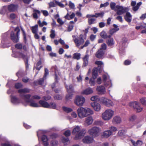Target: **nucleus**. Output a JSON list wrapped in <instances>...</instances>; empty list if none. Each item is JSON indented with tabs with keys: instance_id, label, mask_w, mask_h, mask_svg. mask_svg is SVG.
<instances>
[{
	"instance_id": "f257e3e1",
	"label": "nucleus",
	"mask_w": 146,
	"mask_h": 146,
	"mask_svg": "<svg viewBox=\"0 0 146 146\" xmlns=\"http://www.w3.org/2000/svg\"><path fill=\"white\" fill-rule=\"evenodd\" d=\"M77 112L78 116L80 118H82L93 114V111L90 109L85 108L82 107L79 108L77 110Z\"/></svg>"
},
{
	"instance_id": "f03ea898",
	"label": "nucleus",
	"mask_w": 146,
	"mask_h": 146,
	"mask_svg": "<svg viewBox=\"0 0 146 146\" xmlns=\"http://www.w3.org/2000/svg\"><path fill=\"white\" fill-rule=\"evenodd\" d=\"M86 133L85 129H83L80 130V128L78 126H77L74 129V134L75 135V139H78L81 138Z\"/></svg>"
},
{
	"instance_id": "7ed1b4c3",
	"label": "nucleus",
	"mask_w": 146,
	"mask_h": 146,
	"mask_svg": "<svg viewBox=\"0 0 146 146\" xmlns=\"http://www.w3.org/2000/svg\"><path fill=\"white\" fill-rule=\"evenodd\" d=\"M101 131V129L99 127H94L89 129L88 133L93 137H95L98 136L100 132Z\"/></svg>"
},
{
	"instance_id": "20e7f679",
	"label": "nucleus",
	"mask_w": 146,
	"mask_h": 146,
	"mask_svg": "<svg viewBox=\"0 0 146 146\" xmlns=\"http://www.w3.org/2000/svg\"><path fill=\"white\" fill-rule=\"evenodd\" d=\"M20 32V30L19 27H17L13 31L11 32V38L13 42H17L18 41Z\"/></svg>"
},
{
	"instance_id": "39448f33",
	"label": "nucleus",
	"mask_w": 146,
	"mask_h": 146,
	"mask_svg": "<svg viewBox=\"0 0 146 146\" xmlns=\"http://www.w3.org/2000/svg\"><path fill=\"white\" fill-rule=\"evenodd\" d=\"M114 114V111L110 109L106 110L102 115V117L104 120L108 121L110 119Z\"/></svg>"
},
{
	"instance_id": "423d86ee",
	"label": "nucleus",
	"mask_w": 146,
	"mask_h": 146,
	"mask_svg": "<svg viewBox=\"0 0 146 146\" xmlns=\"http://www.w3.org/2000/svg\"><path fill=\"white\" fill-rule=\"evenodd\" d=\"M103 78L104 85L106 87H108V91L110 92V90L109 89L111 87L112 84L109 76L108 75H103Z\"/></svg>"
},
{
	"instance_id": "0eeeda50",
	"label": "nucleus",
	"mask_w": 146,
	"mask_h": 146,
	"mask_svg": "<svg viewBox=\"0 0 146 146\" xmlns=\"http://www.w3.org/2000/svg\"><path fill=\"white\" fill-rule=\"evenodd\" d=\"M116 11H117L116 14L119 15H122L124 13L128 11L129 10L127 7H123L119 5L116 6Z\"/></svg>"
},
{
	"instance_id": "6e6552de",
	"label": "nucleus",
	"mask_w": 146,
	"mask_h": 146,
	"mask_svg": "<svg viewBox=\"0 0 146 146\" xmlns=\"http://www.w3.org/2000/svg\"><path fill=\"white\" fill-rule=\"evenodd\" d=\"M25 101L27 103H29L30 106L33 107H40V106L38 103L36 102L35 101L32 99L29 100V98L31 97L30 94H27L25 96Z\"/></svg>"
},
{
	"instance_id": "1a4fd4ad",
	"label": "nucleus",
	"mask_w": 146,
	"mask_h": 146,
	"mask_svg": "<svg viewBox=\"0 0 146 146\" xmlns=\"http://www.w3.org/2000/svg\"><path fill=\"white\" fill-rule=\"evenodd\" d=\"M85 101V99L82 96H77L76 97L75 101L77 105L79 106H82Z\"/></svg>"
},
{
	"instance_id": "9d476101",
	"label": "nucleus",
	"mask_w": 146,
	"mask_h": 146,
	"mask_svg": "<svg viewBox=\"0 0 146 146\" xmlns=\"http://www.w3.org/2000/svg\"><path fill=\"white\" fill-rule=\"evenodd\" d=\"M12 56L15 58H23L24 60H26L27 62V58L26 54L23 52H19L13 53L12 54Z\"/></svg>"
},
{
	"instance_id": "9b49d317",
	"label": "nucleus",
	"mask_w": 146,
	"mask_h": 146,
	"mask_svg": "<svg viewBox=\"0 0 146 146\" xmlns=\"http://www.w3.org/2000/svg\"><path fill=\"white\" fill-rule=\"evenodd\" d=\"M129 106L130 107H133L135 109L137 112H140L142 110V108L139 106V104L137 102L130 103Z\"/></svg>"
},
{
	"instance_id": "f8f14e48",
	"label": "nucleus",
	"mask_w": 146,
	"mask_h": 146,
	"mask_svg": "<svg viewBox=\"0 0 146 146\" xmlns=\"http://www.w3.org/2000/svg\"><path fill=\"white\" fill-rule=\"evenodd\" d=\"M68 94L66 96V99L67 100H69L72 99V93L73 92V86L70 85L66 86Z\"/></svg>"
},
{
	"instance_id": "ddd939ff",
	"label": "nucleus",
	"mask_w": 146,
	"mask_h": 146,
	"mask_svg": "<svg viewBox=\"0 0 146 146\" xmlns=\"http://www.w3.org/2000/svg\"><path fill=\"white\" fill-rule=\"evenodd\" d=\"M94 141L93 137L89 135L84 137L82 140V142L84 143L90 144L92 143Z\"/></svg>"
},
{
	"instance_id": "4468645a",
	"label": "nucleus",
	"mask_w": 146,
	"mask_h": 146,
	"mask_svg": "<svg viewBox=\"0 0 146 146\" xmlns=\"http://www.w3.org/2000/svg\"><path fill=\"white\" fill-rule=\"evenodd\" d=\"M11 103L14 105H17L21 103H22L25 105V104H23L21 100L19 99L15 96H11Z\"/></svg>"
},
{
	"instance_id": "2eb2a0df",
	"label": "nucleus",
	"mask_w": 146,
	"mask_h": 146,
	"mask_svg": "<svg viewBox=\"0 0 146 146\" xmlns=\"http://www.w3.org/2000/svg\"><path fill=\"white\" fill-rule=\"evenodd\" d=\"M74 42L76 46L79 47L81 45L83 44L84 40L82 37V36L80 35L79 38H76L74 40Z\"/></svg>"
},
{
	"instance_id": "dca6fc26",
	"label": "nucleus",
	"mask_w": 146,
	"mask_h": 146,
	"mask_svg": "<svg viewBox=\"0 0 146 146\" xmlns=\"http://www.w3.org/2000/svg\"><path fill=\"white\" fill-rule=\"evenodd\" d=\"M113 26L114 28L110 29L109 31V35H108V38H110L114 33L119 30L118 26L116 25L113 24Z\"/></svg>"
},
{
	"instance_id": "f3484780",
	"label": "nucleus",
	"mask_w": 146,
	"mask_h": 146,
	"mask_svg": "<svg viewBox=\"0 0 146 146\" xmlns=\"http://www.w3.org/2000/svg\"><path fill=\"white\" fill-rule=\"evenodd\" d=\"M7 8L8 11L10 12H15L17 10L18 6L17 5L11 4L8 6Z\"/></svg>"
},
{
	"instance_id": "a211bd4d",
	"label": "nucleus",
	"mask_w": 146,
	"mask_h": 146,
	"mask_svg": "<svg viewBox=\"0 0 146 146\" xmlns=\"http://www.w3.org/2000/svg\"><path fill=\"white\" fill-rule=\"evenodd\" d=\"M91 105L95 111H98L100 110L101 106L100 104L96 102H94L92 103Z\"/></svg>"
},
{
	"instance_id": "6ab92c4d",
	"label": "nucleus",
	"mask_w": 146,
	"mask_h": 146,
	"mask_svg": "<svg viewBox=\"0 0 146 146\" xmlns=\"http://www.w3.org/2000/svg\"><path fill=\"white\" fill-rule=\"evenodd\" d=\"M29 92V90L27 88L20 89L18 90V92L20 94V96L21 97L24 98L25 100V96L26 95H24L23 94L28 93Z\"/></svg>"
},
{
	"instance_id": "aec40b11",
	"label": "nucleus",
	"mask_w": 146,
	"mask_h": 146,
	"mask_svg": "<svg viewBox=\"0 0 146 146\" xmlns=\"http://www.w3.org/2000/svg\"><path fill=\"white\" fill-rule=\"evenodd\" d=\"M125 15L124 16V18L125 21L128 23H130L131 21L132 16L130 13L126 12Z\"/></svg>"
},
{
	"instance_id": "412c9836",
	"label": "nucleus",
	"mask_w": 146,
	"mask_h": 146,
	"mask_svg": "<svg viewBox=\"0 0 146 146\" xmlns=\"http://www.w3.org/2000/svg\"><path fill=\"white\" fill-rule=\"evenodd\" d=\"M112 133L110 130H106L102 133V137L104 138L108 137L112 134Z\"/></svg>"
},
{
	"instance_id": "4be33fe9",
	"label": "nucleus",
	"mask_w": 146,
	"mask_h": 146,
	"mask_svg": "<svg viewBox=\"0 0 146 146\" xmlns=\"http://www.w3.org/2000/svg\"><path fill=\"white\" fill-rule=\"evenodd\" d=\"M93 92V91L92 88H88L85 90H83L81 92L82 94L89 95L90 94Z\"/></svg>"
},
{
	"instance_id": "5701e85b",
	"label": "nucleus",
	"mask_w": 146,
	"mask_h": 146,
	"mask_svg": "<svg viewBox=\"0 0 146 146\" xmlns=\"http://www.w3.org/2000/svg\"><path fill=\"white\" fill-rule=\"evenodd\" d=\"M41 140L43 142V145L44 146H48L49 145V143L48 142V139L47 136L45 135H43Z\"/></svg>"
},
{
	"instance_id": "b1692460",
	"label": "nucleus",
	"mask_w": 146,
	"mask_h": 146,
	"mask_svg": "<svg viewBox=\"0 0 146 146\" xmlns=\"http://www.w3.org/2000/svg\"><path fill=\"white\" fill-rule=\"evenodd\" d=\"M7 38L5 37H3L1 41V43L0 45L1 46L4 48L9 46H7Z\"/></svg>"
},
{
	"instance_id": "393cba45",
	"label": "nucleus",
	"mask_w": 146,
	"mask_h": 146,
	"mask_svg": "<svg viewBox=\"0 0 146 146\" xmlns=\"http://www.w3.org/2000/svg\"><path fill=\"white\" fill-rule=\"evenodd\" d=\"M104 52L103 50L99 49L96 52V56L98 58H100L102 57L104 55Z\"/></svg>"
},
{
	"instance_id": "a878e982",
	"label": "nucleus",
	"mask_w": 146,
	"mask_h": 146,
	"mask_svg": "<svg viewBox=\"0 0 146 146\" xmlns=\"http://www.w3.org/2000/svg\"><path fill=\"white\" fill-rule=\"evenodd\" d=\"M39 103L42 107L49 108V104L47 102L41 100L39 101Z\"/></svg>"
},
{
	"instance_id": "bb28decb",
	"label": "nucleus",
	"mask_w": 146,
	"mask_h": 146,
	"mask_svg": "<svg viewBox=\"0 0 146 146\" xmlns=\"http://www.w3.org/2000/svg\"><path fill=\"white\" fill-rule=\"evenodd\" d=\"M93 121L92 117L89 116L87 117L86 119L85 122L88 125L92 124Z\"/></svg>"
},
{
	"instance_id": "cd10ccee",
	"label": "nucleus",
	"mask_w": 146,
	"mask_h": 146,
	"mask_svg": "<svg viewBox=\"0 0 146 146\" xmlns=\"http://www.w3.org/2000/svg\"><path fill=\"white\" fill-rule=\"evenodd\" d=\"M89 58V55L88 54H86L85 55V56L83 58V59L84 63L83 66H85L88 65Z\"/></svg>"
},
{
	"instance_id": "c85d7f7f",
	"label": "nucleus",
	"mask_w": 146,
	"mask_h": 146,
	"mask_svg": "<svg viewBox=\"0 0 146 146\" xmlns=\"http://www.w3.org/2000/svg\"><path fill=\"white\" fill-rule=\"evenodd\" d=\"M96 90L102 94H104L105 92V89L104 86H99L97 87Z\"/></svg>"
},
{
	"instance_id": "c756f323",
	"label": "nucleus",
	"mask_w": 146,
	"mask_h": 146,
	"mask_svg": "<svg viewBox=\"0 0 146 146\" xmlns=\"http://www.w3.org/2000/svg\"><path fill=\"white\" fill-rule=\"evenodd\" d=\"M48 74V70L46 68H45V74L43 78V79H40L38 81V83L40 84H42L43 81V79L45 78V77Z\"/></svg>"
},
{
	"instance_id": "7c9ffc66",
	"label": "nucleus",
	"mask_w": 146,
	"mask_h": 146,
	"mask_svg": "<svg viewBox=\"0 0 146 146\" xmlns=\"http://www.w3.org/2000/svg\"><path fill=\"white\" fill-rule=\"evenodd\" d=\"M121 118L117 116L114 117L113 119V122L115 123H120L121 122Z\"/></svg>"
},
{
	"instance_id": "2f4dec72",
	"label": "nucleus",
	"mask_w": 146,
	"mask_h": 146,
	"mask_svg": "<svg viewBox=\"0 0 146 146\" xmlns=\"http://www.w3.org/2000/svg\"><path fill=\"white\" fill-rule=\"evenodd\" d=\"M107 41V43L108 46H111L114 44V42L113 38H109Z\"/></svg>"
},
{
	"instance_id": "473e14b6",
	"label": "nucleus",
	"mask_w": 146,
	"mask_h": 146,
	"mask_svg": "<svg viewBox=\"0 0 146 146\" xmlns=\"http://www.w3.org/2000/svg\"><path fill=\"white\" fill-rule=\"evenodd\" d=\"M100 35L104 39L108 38V35L104 31H103L100 33Z\"/></svg>"
},
{
	"instance_id": "72a5a7b5",
	"label": "nucleus",
	"mask_w": 146,
	"mask_h": 146,
	"mask_svg": "<svg viewBox=\"0 0 146 146\" xmlns=\"http://www.w3.org/2000/svg\"><path fill=\"white\" fill-rule=\"evenodd\" d=\"M46 131L44 130H39L37 132V135L39 138L40 136L46 133Z\"/></svg>"
},
{
	"instance_id": "f704fd0d",
	"label": "nucleus",
	"mask_w": 146,
	"mask_h": 146,
	"mask_svg": "<svg viewBox=\"0 0 146 146\" xmlns=\"http://www.w3.org/2000/svg\"><path fill=\"white\" fill-rule=\"evenodd\" d=\"M7 7L6 6H4L0 9V13L2 15H4L6 11Z\"/></svg>"
},
{
	"instance_id": "c9c22d12",
	"label": "nucleus",
	"mask_w": 146,
	"mask_h": 146,
	"mask_svg": "<svg viewBox=\"0 0 146 146\" xmlns=\"http://www.w3.org/2000/svg\"><path fill=\"white\" fill-rule=\"evenodd\" d=\"M62 109L64 111L67 113L70 112L72 111V109L66 107H63Z\"/></svg>"
},
{
	"instance_id": "e433bc0d",
	"label": "nucleus",
	"mask_w": 146,
	"mask_h": 146,
	"mask_svg": "<svg viewBox=\"0 0 146 146\" xmlns=\"http://www.w3.org/2000/svg\"><path fill=\"white\" fill-rule=\"evenodd\" d=\"M110 7L111 9L112 10H114L115 11H116V3L115 2H111L110 5Z\"/></svg>"
},
{
	"instance_id": "4c0bfd02",
	"label": "nucleus",
	"mask_w": 146,
	"mask_h": 146,
	"mask_svg": "<svg viewBox=\"0 0 146 146\" xmlns=\"http://www.w3.org/2000/svg\"><path fill=\"white\" fill-rule=\"evenodd\" d=\"M105 105L108 107H110V106H113L114 105V104L111 100L108 99Z\"/></svg>"
},
{
	"instance_id": "58836bf2",
	"label": "nucleus",
	"mask_w": 146,
	"mask_h": 146,
	"mask_svg": "<svg viewBox=\"0 0 146 146\" xmlns=\"http://www.w3.org/2000/svg\"><path fill=\"white\" fill-rule=\"evenodd\" d=\"M40 11L37 10H35L34 11L33 14V16L34 18L35 19L38 18V15L40 14Z\"/></svg>"
},
{
	"instance_id": "ea45409f",
	"label": "nucleus",
	"mask_w": 146,
	"mask_h": 146,
	"mask_svg": "<svg viewBox=\"0 0 146 146\" xmlns=\"http://www.w3.org/2000/svg\"><path fill=\"white\" fill-rule=\"evenodd\" d=\"M92 77L96 78L98 76V72L96 69H94L92 70Z\"/></svg>"
},
{
	"instance_id": "a19ab883",
	"label": "nucleus",
	"mask_w": 146,
	"mask_h": 146,
	"mask_svg": "<svg viewBox=\"0 0 146 146\" xmlns=\"http://www.w3.org/2000/svg\"><path fill=\"white\" fill-rule=\"evenodd\" d=\"M104 14V13L102 11L100 13H96L95 14V17L98 18L100 17L102 18L103 17Z\"/></svg>"
},
{
	"instance_id": "79ce46f5",
	"label": "nucleus",
	"mask_w": 146,
	"mask_h": 146,
	"mask_svg": "<svg viewBox=\"0 0 146 146\" xmlns=\"http://www.w3.org/2000/svg\"><path fill=\"white\" fill-rule=\"evenodd\" d=\"M38 26L37 25H36L32 27L31 30L32 32L33 33H37L38 31Z\"/></svg>"
},
{
	"instance_id": "37998d69",
	"label": "nucleus",
	"mask_w": 146,
	"mask_h": 146,
	"mask_svg": "<svg viewBox=\"0 0 146 146\" xmlns=\"http://www.w3.org/2000/svg\"><path fill=\"white\" fill-rule=\"evenodd\" d=\"M41 64V61H39L37 63L36 66H35L34 68V69L36 68V70H39L41 68V66H40Z\"/></svg>"
},
{
	"instance_id": "c03bdc74",
	"label": "nucleus",
	"mask_w": 146,
	"mask_h": 146,
	"mask_svg": "<svg viewBox=\"0 0 146 146\" xmlns=\"http://www.w3.org/2000/svg\"><path fill=\"white\" fill-rule=\"evenodd\" d=\"M17 15L14 13H11L8 16L9 18L11 20H13L16 17Z\"/></svg>"
},
{
	"instance_id": "a18cd8bd",
	"label": "nucleus",
	"mask_w": 146,
	"mask_h": 146,
	"mask_svg": "<svg viewBox=\"0 0 146 146\" xmlns=\"http://www.w3.org/2000/svg\"><path fill=\"white\" fill-rule=\"evenodd\" d=\"M96 19L94 18L89 19H88V23L89 25H91L95 23Z\"/></svg>"
},
{
	"instance_id": "49530a36",
	"label": "nucleus",
	"mask_w": 146,
	"mask_h": 146,
	"mask_svg": "<svg viewBox=\"0 0 146 146\" xmlns=\"http://www.w3.org/2000/svg\"><path fill=\"white\" fill-rule=\"evenodd\" d=\"M96 78L93 77L91 78L89 80V83L91 86H93L95 84V79Z\"/></svg>"
},
{
	"instance_id": "de8ad7c7",
	"label": "nucleus",
	"mask_w": 146,
	"mask_h": 146,
	"mask_svg": "<svg viewBox=\"0 0 146 146\" xmlns=\"http://www.w3.org/2000/svg\"><path fill=\"white\" fill-rule=\"evenodd\" d=\"M38 24L40 27H42L44 25H47V23L45 21H43L42 23H41L40 20L38 22Z\"/></svg>"
},
{
	"instance_id": "09e8293b",
	"label": "nucleus",
	"mask_w": 146,
	"mask_h": 146,
	"mask_svg": "<svg viewBox=\"0 0 146 146\" xmlns=\"http://www.w3.org/2000/svg\"><path fill=\"white\" fill-rule=\"evenodd\" d=\"M80 53H75L74 54V58L78 60L80 58Z\"/></svg>"
},
{
	"instance_id": "8fccbe9b",
	"label": "nucleus",
	"mask_w": 146,
	"mask_h": 146,
	"mask_svg": "<svg viewBox=\"0 0 146 146\" xmlns=\"http://www.w3.org/2000/svg\"><path fill=\"white\" fill-rule=\"evenodd\" d=\"M56 106L54 103H51L49 104V108L55 109L56 108Z\"/></svg>"
},
{
	"instance_id": "3c124183",
	"label": "nucleus",
	"mask_w": 146,
	"mask_h": 146,
	"mask_svg": "<svg viewBox=\"0 0 146 146\" xmlns=\"http://www.w3.org/2000/svg\"><path fill=\"white\" fill-rule=\"evenodd\" d=\"M125 133V131L123 130L119 131L118 133V135L120 136H123Z\"/></svg>"
},
{
	"instance_id": "603ef678",
	"label": "nucleus",
	"mask_w": 146,
	"mask_h": 146,
	"mask_svg": "<svg viewBox=\"0 0 146 146\" xmlns=\"http://www.w3.org/2000/svg\"><path fill=\"white\" fill-rule=\"evenodd\" d=\"M58 144V142L55 140H53L51 141L50 143V145L52 146H54L57 145Z\"/></svg>"
},
{
	"instance_id": "864d4df0",
	"label": "nucleus",
	"mask_w": 146,
	"mask_h": 146,
	"mask_svg": "<svg viewBox=\"0 0 146 146\" xmlns=\"http://www.w3.org/2000/svg\"><path fill=\"white\" fill-rule=\"evenodd\" d=\"M136 115H132L130 117L129 120L130 121H133L136 119Z\"/></svg>"
},
{
	"instance_id": "5fc2aeb1",
	"label": "nucleus",
	"mask_w": 146,
	"mask_h": 146,
	"mask_svg": "<svg viewBox=\"0 0 146 146\" xmlns=\"http://www.w3.org/2000/svg\"><path fill=\"white\" fill-rule=\"evenodd\" d=\"M51 33L50 35V36L51 38H54L55 36V31L53 30H51L50 32Z\"/></svg>"
},
{
	"instance_id": "6e6d98bb",
	"label": "nucleus",
	"mask_w": 146,
	"mask_h": 146,
	"mask_svg": "<svg viewBox=\"0 0 146 146\" xmlns=\"http://www.w3.org/2000/svg\"><path fill=\"white\" fill-rule=\"evenodd\" d=\"M140 101L143 105H146V98H143L140 99Z\"/></svg>"
},
{
	"instance_id": "4d7b16f0",
	"label": "nucleus",
	"mask_w": 146,
	"mask_h": 146,
	"mask_svg": "<svg viewBox=\"0 0 146 146\" xmlns=\"http://www.w3.org/2000/svg\"><path fill=\"white\" fill-rule=\"evenodd\" d=\"M62 141L64 143H69V141L68 138H65L64 137L62 138Z\"/></svg>"
},
{
	"instance_id": "13d9d810",
	"label": "nucleus",
	"mask_w": 146,
	"mask_h": 146,
	"mask_svg": "<svg viewBox=\"0 0 146 146\" xmlns=\"http://www.w3.org/2000/svg\"><path fill=\"white\" fill-rule=\"evenodd\" d=\"M90 44V42L89 40H87L85 42V44L83 46H81V48L82 49L84 47L87 46Z\"/></svg>"
},
{
	"instance_id": "bf43d9fd",
	"label": "nucleus",
	"mask_w": 146,
	"mask_h": 146,
	"mask_svg": "<svg viewBox=\"0 0 146 146\" xmlns=\"http://www.w3.org/2000/svg\"><path fill=\"white\" fill-rule=\"evenodd\" d=\"M108 99L105 98H102L101 99V102L103 104L105 105L106 103L107 102V101Z\"/></svg>"
},
{
	"instance_id": "052dcab7",
	"label": "nucleus",
	"mask_w": 146,
	"mask_h": 146,
	"mask_svg": "<svg viewBox=\"0 0 146 146\" xmlns=\"http://www.w3.org/2000/svg\"><path fill=\"white\" fill-rule=\"evenodd\" d=\"M91 100L92 101H97L98 100V97L96 96H93L91 98Z\"/></svg>"
},
{
	"instance_id": "680f3d73",
	"label": "nucleus",
	"mask_w": 146,
	"mask_h": 146,
	"mask_svg": "<svg viewBox=\"0 0 146 146\" xmlns=\"http://www.w3.org/2000/svg\"><path fill=\"white\" fill-rule=\"evenodd\" d=\"M107 46L106 44L105 43L102 44L101 46V47L100 49L103 50L104 51L106 49Z\"/></svg>"
},
{
	"instance_id": "e2e57ef3",
	"label": "nucleus",
	"mask_w": 146,
	"mask_h": 146,
	"mask_svg": "<svg viewBox=\"0 0 146 146\" xmlns=\"http://www.w3.org/2000/svg\"><path fill=\"white\" fill-rule=\"evenodd\" d=\"M65 17L66 19L68 20L72 19L73 18V13H72L69 16L67 14V15L65 16Z\"/></svg>"
},
{
	"instance_id": "0e129e2a",
	"label": "nucleus",
	"mask_w": 146,
	"mask_h": 146,
	"mask_svg": "<svg viewBox=\"0 0 146 146\" xmlns=\"http://www.w3.org/2000/svg\"><path fill=\"white\" fill-rule=\"evenodd\" d=\"M109 5V3L108 2H106L104 4H101L100 5V8H102L103 7H106Z\"/></svg>"
},
{
	"instance_id": "69168bd1",
	"label": "nucleus",
	"mask_w": 146,
	"mask_h": 146,
	"mask_svg": "<svg viewBox=\"0 0 146 146\" xmlns=\"http://www.w3.org/2000/svg\"><path fill=\"white\" fill-rule=\"evenodd\" d=\"M106 23L104 22H101L99 23V26L100 28H102L105 26Z\"/></svg>"
},
{
	"instance_id": "338daca9",
	"label": "nucleus",
	"mask_w": 146,
	"mask_h": 146,
	"mask_svg": "<svg viewBox=\"0 0 146 146\" xmlns=\"http://www.w3.org/2000/svg\"><path fill=\"white\" fill-rule=\"evenodd\" d=\"M22 85L21 83H18L15 84V87L17 89L19 88L22 87Z\"/></svg>"
},
{
	"instance_id": "774afa93",
	"label": "nucleus",
	"mask_w": 146,
	"mask_h": 146,
	"mask_svg": "<svg viewBox=\"0 0 146 146\" xmlns=\"http://www.w3.org/2000/svg\"><path fill=\"white\" fill-rule=\"evenodd\" d=\"M55 100H60L62 99V97L59 95H57L54 97Z\"/></svg>"
}]
</instances>
